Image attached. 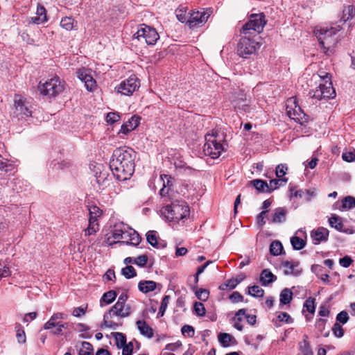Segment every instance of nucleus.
I'll return each instance as SVG.
<instances>
[{
	"instance_id": "41",
	"label": "nucleus",
	"mask_w": 355,
	"mask_h": 355,
	"mask_svg": "<svg viewBox=\"0 0 355 355\" xmlns=\"http://www.w3.org/2000/svg\"><path fill=\"white\" fill-rule=\"evenodd\" d=\"M343 209H352L355 207V198L351 196L345 197L342 200Z\"/></svg>"
},
{
	"instance_id": "34",
	"label": "nucleus",
	"mask_w": 355,
	"mask_h": 355,
	"mask_svg": "<svg viewBox=\"0 0 355 355\" xmlns=\"http://www.w3.org/2000/svg\"><path fill=\"white\" fill-rule=\"evenodd\" d=\"M125 227V225L123 223L115 225L112 230V239L117 241L123 239V234H124Z\"/></svg>"
},
{
	"instance_id": "2",
	"label": "nucleus",
	"mask_w": 355,
	"mask_h": 355,
	"mask_svg": "<svg viewBox=\"0 0 355 355\" xmlns=\"http://www.w3.org/2000/svg\"><path fill=\"white\" fill-rule=\"evenodd\" d=\"M205 144L203 146V152L205 155L216 159L220 157L221 153L225 150V135L223 132L218 130H212L205 136Z\"/></svg>"
},
{
	"instance_id": "32",
	"label": "nucleus",
	"mask_w": 355,
	"mask_h": 355,
	"mask_svg": "<svg viewBox=\"0 0 355 355\" xmlns=\"http://www.w3.org/2000/svg\"><path fill=\"white\" fill-rule=\"evenodd\" d=\"M299 345L302 355H313L310 343L308 340V336L304 335L303 340L300 342Z\"/></svg>"
},
{
	"instance_id": "3",
	"label": "nucleus",
	"mask_w": 355,
	"mask_h": 355,
	"mask_svg": "<svg viewBox=\"0 0 355 355\" xmlns=\"http://www.w3.org/2000/svg\"><path fill=\"white\" fill-rule=\"evenodd\" d=\"M189 207L185 202H173L164 207L163 214L170 221L179 223L189 216Z\"/></svg>"
},
{
	"instance_id": "50",
	"label": "nucleus",
	"mask_w": 355,
	"mask_h": 355,
	"mask_svg": "<svg viewBox=\"0 0 355 355\" xmlns=\"http://www.w3.org/2000/svg\"><path fill=\"white\" fill-rule=\"evenodd\" d=\"M268 212V210H263L257 216L256 223L259 227H262L266 224L265 218Z\"/></svg>"
},
{
	"instance_id": "1",
	"label": "nucleus",
	"mask_w": 355,
	"mask_h": 355,
	"mask_svg": "<svg viewBox=\"0 0 355 355\" xmlns=\"http://www.w3.org/2000/svg\"><path fill=\"white\" fill-rule=\"evenodd\" d=\"M135 157L136 152L131 148H118L113 151L110 168L117 180L125 181L132 177Z\"/></svg>"
},
{
	"instance_id": "11",
	"label": "nucleus",
	"mask_w": 355,
	"mask_h": 355,
	"mask_svg": "<svg viewBox=\"0 0 355 355\" xmlns=\"http://www.w3.org/2000/svg\"><path fill=\"white\" fill-rule=\"evenodd\" d=\"M139 87V80L135 76H130L118 85L115 89L118 93L125 96H130Z\"/></svg>"
},
{
	"instance_id": "51",
	"label": "nucleus",
	"mask_w": 355,
	"mask_h": 355,
	"mask_svg": "<svg viewBox=\"0 0 355 355\" xmlns=\"http://www.w3.org/2000/svg\"><path fill=\"white\" fill-rule=\"evenodd\" d=\"M182 334L184 336L191 338L194 336L195 330L194 328L189 324H184L181 329Z\"/></svg>"
},
{
	"instance_id": "38",
	"label": "nucleus",
	"mask_w": 355,
	"mask_h": 355,
	"mask_svg": "<svg viewBox=\"0 0 355 355\" xmlns=\"http://www.w3.org/2000/svg\"><path fill=\"white\" fill-rule=\"evenodd\" d=\"M291 243L293 248L295 250H300L306 245V242L298 236H293L291 239Z\"/></svg>"
},
{
	"instance_id": "49",
	"label": "nucleus",
	"mask_w": 355,
	"mask_h": 355,
	"mask_svg": "<svg viewBox=\"0 0 355 355\" xmlns=\"http://www.w3.org/2000/svg\"><path fill=\"white\" fill-rule=\"evenodd\" d=\"M290 191V198H304L305 199V193L303 190L299 189L296 190L295 187H291L289 189Z\"/></svg>"
},
{
	"instance_id": "31",
	"label": "nucleus",
	"mask_w": 355,
	"mask_h": 355,
	"mask_svg": "<svg viewBox=\"0 0 355 355\" xmlns=\"http://www.w3.org/2000/svg\"><path fill=\"white\" fill-rule=\"evenodd\" d=\"M329 223L331 227L335 228L338 232L343 230V227H344L342 223V218L336 214L331 215V218H329Z\"/></svg>"
},
{
	"instance_id": "54",
	"label": "nucleus",
	"mask_w": 355,
	"mask_h": 355,
	"mask_svg": "<svg viewBox=\"0 0 355 355\" xmlns=\"http://www.w3.org/2000/svg\"><path fill=\"white\" fill-rule=\"evenodd\" d=\"M67 315L66 314H64V313L57 312V313H54L47 322H60L59 321H58V320H64L67 318Z\"/></svg>"
},
{
	"instance_id": "14",
	"label": "nucleus",
	"mask_w": 355,
	"mask_h": 355,
	"mask_svg": "<svg viewBox=\"0 0 355 355\" xmlns=\"http://www.w3.org/2000/svg\"><path fill=\"white\" fill-rule=\"evenodd\" d=\"M324 75H320V77L324 81V83H320L319 85L320 88L324 92H328V94L324 96V99H329L331 98H334L336 95L335 90L332 86V83L331 81V77L329 73L323 72Z\"/></svg>"
},
{
	"instance_id": "46",
	"label": "nucleus",
	"mask_w": 355,
	"mask_h": 355,
	"mask_svg": "<svg viewBox=\"0 0 355 355\" xmlns=\"http://www.w3.org/2000/svg\"><path fill=\"white\" fill-rule=\"evenodd\" d=\"M98 230V224L96 221L89 220V226L85 230V236L92 235L97 232Z\"/></svg>"
},
{
	"instance_id": "27",
	"label": "nucleus",
	"mask_w": 355,
	"mask_h": 355,
	"mask_svg": "<svg viewBox=\"0 0 355 355\" xmlns=\"http://www.w3.org/2000/svg\"><path fill=\"white\" fill-rule=\"evenodd\" d=\"M132 236L129 241H118L119 244L120 245H138L141 241V238L135 230H131Z\"/></svg>"
},
{
	"instance_id": "29",
	"label": "nucleus",
	"mask_w": 355,
	"mask_h": 355,
	"mask_svg": "<svg viewBox=\"0 0 355 355\" xmlns=\"http://www.w3.org/2000/svg\"><path fill=\"white\" fill-rule=\"evenodd\" d=\"M117 296V294L116 293L113 291V290H111V291H109L107 292H105L103 296L101 297V300H100V305L101 306H104V304H111L112 302L114 301V300L116 299Z\"/></svg>"
},
{
	"instance_id": "47",
	"label": "nucleus",
	"mask_w": 355,
	"mask_h": 355,
	"mask_svg": "<svg viewBox=\"0 0 355 355\" xmlns=\"http://www.w3.org/2000/svg\"><path fill=\"white\" fill-rule=\"evenodd\" d=\"M193 309L198 316L202 317L205 315V308L202 302H196L193 304Z\"/></svg>"
},
{
	"instance_id": "64",
	"label": "nucleus",
	"mask_w": 355,
	"mask_h": 355,
	"mask_svg": "<svg viewBox=\"0 0 355 355\" xmlns=\"http://www.w3.org/2000/svg\"><path fill=\"white\" fill-rule=\"evenodd\" d=\"M342 157L343 160L351 162L355 160V152L349 151V152H345L342 155Z\"/></svg>"
},
{
	"instance_id": "33",
	"label": "nucleus",
	"mask_w": 355,
	"mask_h": 355,
	"mask_svg": "<svg viewBox=\"0 0 355 355\" xmlns=\"http://www.w3.org/2000/svg\"><path fill=\"white\" fill-rule=\"evenodd\" d=\"M88 210L89 214V220L97 222L98 218L102 215V210L95 205H89Z\"/></svg>"
},
{
	"instance_id": "5",
	"label": "nucleus",
	"mask_w": 355,
	"mask_h": 355,
	"mask_svg": "<svg viewBox=\"0 0 355 355\" xmlns=\"http://www.w3.org/2000/svg\"><path fill=\"white\" fill-rule=\"evenodd\" d=\"M37 89L40 94L53 98L63 92L64 85L59 77L55 76L46 80L44 83L40 82Z\"/></svg>"
},
{
	"instance_id": "58",
	"label": "nucleus",
	"mask_w": 355,
	"mask_h": 355,
	"mask_svg": "<svg viewBox=\"0 0 355 355\" xmlns=\"http://www.w3.org/2000/svg\"><path fill=\"white\" fill-rule=\"evenodd\" d=\"M336 320L343 324L347 322L349 320L348 313L345 311H342L336 315Z\"/></svg>"
},
{
	"instance_id": "12",
	"label": "nucleus",
	"mask_w": 355,
	"mask_h": 355,
	"mask_svg": "<svg viewBox=\"0 0 355 355\" xmlns=\"http://www.w3.org/2000/svg\"><path fill=\"white\" fill-rule=\"evenodd\" d=\"M77 77L85 83L87 90L92 92L96 85V80L85 68L79 69L77 71Z\"/></svg>"
},
{
	"instance_id": "37",
	"label": "nucleus",
	"mask_w": 355,
	"mask_h": 355,
	"mask_svg": "<svg viewBox=\"0 0 355 355\" xmlns=\"http://www.w3.org/2000/svg\"><path fill=\"white\" fill-rule=\"evenodd\" d=\"M283 250V245L279 241H274L270 243V252L273 256L281 254Z\"/></svg>"
},
{
	"instance_id": "26",
	"label": "nucleus",
	"mask_w": 355,
	"mask_h": 355,
	"mask_svg": "<svg viewBox=\"0 0 355 355\" xmlns=\"http://www.w3.org/2000/svg\"><path fill=\"white\" fill-rule=\"evenodd\" d=\"M147 242L157 248H162L166 246V243H159L157 240L155 231H148L146 234Z\"/></svg>"
},
{
	"instance_id": "13",
	"label": "nucleus",
	"mask_w": 355,
	"mask_h": 355,
	"mask_svg": "<svg viewBox=\"0 0 355 355\" xmlns=\"http://www.w3.org/2000/svg\"><path fill=\"white\" fill-rule=\"evenodd\" d=\"M249 103L250 100L247 98L246 94L242 91L235 94L233 99V105L235 109L248 112H250Z\"/></svg>"
},
{
	"instance_id": "57",
	"label": "nucleus",
	"mask_w": 355,
	"mask_h": 355,
	"mask_svg": "<svg viewBox=\"0 0 355 355\" xmlns=\"http://www.w3.org/2000/svg\"><path fill=\"white\" fill-rule=\"evenodd\" d=\"M229 298L232 303H238L244 300L243 296L238 291L233 292Z\"/></svg>"
},
{
	"instance_id": "28",
	"label": "nucleus",
	"mask_w": 355,
	"mask_h": 355,
	"mask_svg": "<svg viewBox=\"0 0 355 355\" xmlns=\"http://www.w3.org/2000/svg\"><path fill=\"white\" fill-rule=\"evenodd\" d=\"M156 287L157 284L153 281H141L138 284L139 290L144 293L153 291Z\"/></svg>"
},
{
	"instance_id": "45",
	"label": "nucleus",
	"mask_w": 355,
	"mask_h": 355,
	"mask_svg": "<svg viewBox=\"0 0 355 355\" xmlns=\"http://www.w3.org/2000/svg\"><path fill=\"white\" fill-rule=\"evenodd\" d=\"M98 230V224L96 221L89 220V226L85 230V236L92 235L97 232Z\"/></svg>"
},
{
	"instance_id": "48",
	"label": "nucleus",
	"mask_w": 355,
	"mask_h": 355,
	"mask_svg": "<svg viewBox=\"0 0 355 355\" xmlns=\"http://www.w3.org/2000/svg\"><path fill=\"white\" fill-rule=\"evenodd\" d=\"M197 298L201 301H206L209 295V291L205 288H200L195 293Z\"/></svg>"
},
{
	"instance_id": "39",
	"label": "nucleus",
	"mask_w": 355,
	"mask_h": 355,
	"mask_svg": "<svg viewBox=\"0 0 355 355\" xmlns=\"http://www.w3.org/2000/svg\"><path fill=\"white\" fill-rule=\"evenodd\" d=\"M116 340V345L119 349H121V347L126 343V336L123 333L120 332H114L112 334Z\"/></svg>"
},
{
	"instance_id": "61",
	"label": "nucleus",
	"mask_w": 355,
	"mask_h": 355,
	"mask_svg": "<svg viewBox=\"0 0 355 355\" xmlns=\"http://www.w3.org/2000/svg\"><path fill=\"white\" fill-rule=\"evenodd\" d=\"M16 337L17 339V342L20 344H24L26 341L25 331L21 328L17 330Z\"/></svg>"
},
{
	"instance_id": "52",
	"label": "nucleus",
	"mask_w": 355,
	"mask_h": 355,
	"mask_svg": "<svg viewBox=\"0 0 355 355\" xmlns=\"http://www.w3.org/2000/svg\"><path fill=\"white\" fill-rule=\"evenodd\" d=\"M332 331L334 335L337 338H341L344 335V329L342 327V326L338 322H336L334 324L332 327Z\"/></svg>"
},
{
	"instance_id": "16",
	"label": "nucleus",
	"mask_w": 355,
	"mask_h": 355,
	"mask_svg": "<svg viewBox=\"0 0 355 355\" xmlns=\"http://www.w3.org/2000/svg\"><path fill=\"white\" fill-rule=\"evenodd\" d=\"M329 230L323 227H320L311 232V237L314 245H318L320 243L326 242L329 238Z\"/></svg>"
},
{
	"instance_id": "18",
	"label": "nucleus",
	"mask_w": 355,
	"mask_h": 355,
	"mask_svg": "<svg viewBox=\"0 0 355 355\" xmlns=\"http://www.w3.org/2000/svg\"><path fill=\"white\" fill-rule=\"evenodd\" d=\"M140 120V116L133 115L128 121L121 125V129L119 131V134L122 133L123 135H127L130 131L135 130L139 126Z\"/></svg>"
},
{
	"instance_id": "4",
	"label": "nucleus",
	"mask_w": 355,
	"mask_h": 355,
	"mask_svg": "<svg viewBox=\"0 0 355 355\" xmlns=\"http://www.w3.org/2000/svg\"><path fill=\"white\" fill-rule=\"evenodd\" d=\"M340 29L341 25L336 23L329 28H322L318 31V33H317L318 42L320 46L327 50L326 53L333 51L334 40L332 39V35H336Z\"/></svg>"
},
{
	"instance_id": "40",
	"label": "nucleus",
	"mask_w": 355,
	"mask_h": 355,
	"mask_svg": "<svg viewBox=\"0 0 355 355\" xmlns=\"http://www.w3.org/2000/svg\"><path fill=\"white\" fill-rule=\"evenodd\" d=\"M328 94V92H324L318 86L315 89L311 90L309 93V96L311 98H316L318 100L324 99V96Z\"/></svg>"
},
{
	"instance_id": "56",
	"label": "nucleus",
	"mask_w": 355,
	"mask_h": 355,
	"mask_svg": "<svg viewBox=\"0 0 355 355\" xmlns=\"http://www.w3.org/2000/svg\"><path fill=\"white\" fill-rule=\"evenodd\" d=\"M148 262V257L146 254L140 255L134 260V263L140 267L146 266Z\"/></svg>"
},
{
	"instance_id": "60",
	"label": "nucleus",
	"mask_w": 355,
	"mask_h": 355,
	"mask_svg": "<svg viewBox=\"0 0 355 355\" xmlns=\"http://www.w3.org/2000/svg\"><path fill=\"white\" fill-rule=\"evenodd\" d=\"M11 272L8 267L0 261V279L10 276Z\"/></svg>"
},
{
	"instance_id": "53",
	"label": "nucleus",
	"mask_w": 355,
	"mask_h": 355,
	"mask_svg": "<svg viewBox=\"0 0 355 355\" xmlns=\"http://www.w3.org/2000/svg\"><path fill=\"white\" fill-rule=\"evenodd\" d=\"M120 116L116 112H109L106 116V121L107 123L112 125L115 122L120 120Z\"/></svg>"
},
{
	"instance_id": "8",
	"label": "nucleus",
	"mask_w": 355,
	"mask_h": 355,
	"mask_svg": "<svg viewBox=\"0 0 355 355\" xmlns=\"http://www.w3.org/2000/svg\"><path fill=\"white\" fill-rule=\"evenodd\" d=\"M134 37L138 40L144 39L148 45H155L159 40V35L155 28L146 24H141L134 34Z\"/></svg>"
},
{
	"instance_id": "17",
	"label": "nucleus",
	"mask_w": 355,
	"mask_h": 355,
	"mask_svg": "<svg viewBox=\"0 0 355 355\" xmlns=\"http://www.w3.org/2000/svg\"><path fill=\"white\" fill-rule=\"evenodd\" d=\"M68 327V322H46L43 325V329L45 330H50V334L53 336H62L64 334L63 329H67Z\"/></svg>"
},
{
	"instance_id": "20",
	"label": "nucleus",
	"mask_w": 355,
	"mask_h": 355,
	"mask_svg": "<svg viewBox=\"0 0 355 355\" xmlns=\"http://www.w3.org/2000/svg\"><path fill=\"white\" fill-rule=\"evenodd\" d=\"M282 266L286 269L284 270V274L288 275H293L295 276H298L300 275L302 270L295 269V268L298 267L299 262L298 261H284L282 263Z\"/></svg>"
},
{
	"instance_id": "63",
	"label": "nucleus",
	"mask_w": 355,
	"mask_h": 355,
	"mask_svg": "<svg viewBox=\"0 0 355 355\" xmlns=\"http://www.w3.org/2000/svg\"><path fill=\"white\" fill-rule=\"evenodd\" d=\"M122 355H132L133 351V344L130 342L128 344H125L122 347Z\"/></svg>"
},
{
	"instance_id": "35",
	"label": "nucleus",
	"mask_w": 355,
	"mask_h": 355,
	"mask_svg": "<svg viewBox=\"0 0 355 355\" xmlns=\"http://www.w3.org/2000/svg\"><path fill=\"white\" fill-rule=\"evenodd\" d=\"M218 338L221 345L225 347L230 346V343L235 340L234 338L227 333H220Z\"/></svg>"
},
{
	"instance_id": "15",
	"label": "nucleus",
	"mask_w": 355,
	"mask_h": 355,
	"mask_svg": "<svg viewBox=\"0 0 355 355\" xmlns=\"http://www.w3.org/2000/svg\"><path fill=\"white\" fill-rule=\"evenodd\" d=\"M209 16V14H207L205 11L194 12L191 15L187 23L189 26L192 28L205 23L207 21Z\"/></svg>"
},
{
	"instance_id": "23",
	"label": "nucleus",
	"mask_w": 355,
	"mask_h": 355,
	"mask_svg": "<svg viewBox=\"0 0 355 355\" xmlns=\"http://www.w3.org/2000/svg\"><path fill=\"white\" fill-rule=\"evenodd\" d=\"M276 280L277 277L273 275L268 269H264L262 270L260 275V282L262 286H267Z\"/></svg>"
},
{
	"instance_id": "44",
	"label": "nucleus",
	"mask_w": 355,
	"mask_h": 355,
	"mask_svg": "<svg viewBox=\"0 0 355 355\" xmlns=\"http://www.w3.org/2000/svg\"><path fill=\"white\" fill-rule=\"evenodd\" d=\"M315 298L310 297L304 303V308L311 313H313L315 310Z\"/></svg>"
},
{
	"instance_id": "21",
	"label": "nucleus",
	"mask_w": 355,
	"mask_h": 355,
	"mask_svg": "<svg viewBox=\"0 0 355 355\" xmlns=\"http://www.w3.org/2000/svg\"><path fill=\"white\" fill-rule=\"evenodd\" d=\"M287 210L284 207H278L275 209V213L270 219L272 223H282L286 220Z\"/></svg>"
},
{
	"instance_id": "36",
	"label": "nucleus",
	"mask_w": 355,
	"mask_h": 355,
	"mask_svg": "<svg viewBox=\"0 0 355 355\" xmlns=\"http://www.w3.org/2000/svg\"><path fill=\"white\" fill-rule=\"evenodd\" d=\"M247 294L254 297H262L264 295V290L259 286L254 285L248 287Z\"/></svg>"
},
{
	"instance_id": "55",
	"label": "nucleus",
	"mask_w": 355,
	"mask_h": 355,
	"mask_svg": "<svg viewBox=\"0 0 355 355\" xmlns=\"http://www.w3.org/2000/svg\"><path fill=\"white\" fill-rule=\"evenodd\" d=\"M311 270L319 278L325 274L324 272V268L322 266L318 264L312 265Z\"/></svg>"
},
{
	"instance_id": "9",
	"label": "nucleus",
	"mask_w": 355,
	"mask_h": 355,
	"mask_svg": "<svg viewBox=\"0 0 355 355\" xmlns=\"http://www.w3.org/2000/svg\"><path fill=\"white\" fill-rule=\"evenodd\" d=\"M266 24L265 15L263 13L252 14L249 21L243 25L242 32L245 35L250 34L251 31L259 33Z\"/></svg>"
},
{
	"instance_id": "42",
	"label": "nucleus",
	"mask_w": 355,
	"mask_h": 355,
	"mask_svg": "<svg viewBox=\"0 0 355 355\" xmlns=\"http://www.w3.org/2000/svg\"><path fill=\"white\" fill-rule=\"evenodd\" d=\"M121 274L126 278L130 279L137 275L135 269L132 266H126L121 270Z\"/></svg>"
},
{
	"instance_id": "22",
	"label": "nucleus",
	"mask_w": 355,
	"mask_h": 355,
	"mask_svg": "<svg viewBox=\"0 0 355 355\" xmlns=\"http://www.w3.org/2000/svg\"><path fill=\"white\" fill-rule=\"evenodd\" d=\"M288 114L291 119H293L301 125H303L304 123L308 121V116L304 113L300 107H298L297 110H295L293 111V116H292L291 111L288 112Z\"/></svg>"
},
{
	"instance_id": "10",
	"label": "nucleus",
	"mask_w": 355,
	"mask_h": 355,
	"mask_svg": "<svg viewBox=\"0 0 355 355\" xmlns=\"http://www.w3.org/2000/svg\"><path fill=\"white\" fill-rule=\"evenodd\" d=\"M125 306L116 302L107 312L103 315V324L101 327L105 326V327L116 329L119 327V324L111 320L114 316L122 318L123 311L124 310Z\"/></svg>"
},
{
	"instance_id": "24",
	"label": "nucleus",
	"mask_w": 355,
	"mask_h": 355,
	"mask_svg": "<svg viewBox=\"0 0 355 355\" xmlns=\"http://www.w3.org/2000/svg\"><path fill=\"white\" fill-rule=\"evenodd\" d=\"M136 324L141 335L148 338L153 337V329L148 326L144 320H137Z\"/></svg>"
},
{
	"instance_id": "7",
	"label": "nucleus",
	"mask_w": 355,
	"mask_h": 355,
	"mask_svg": "<svg viewBox=\"0 0 355 355\" xmlns=\"http://www.w3.org/2000/svg\"><path fill=\"white\" fill-rule=\"evenodd\" d=\"M32 111L31 105L26 100L19 94L14 96L13 116L18 119H26L31 116Z\"/></svg>"
},
{
	"instance_id": "43",
	"label": "nucleus",
	"mask_w": 355,
	"mask_h": 355,
	"mask_svg": "<svg viewBox=\"0 0 355 355\" xmlns=\"http://www.w3.org/2000/svg\"><path fill=\"white\" fill-rule=\"evenodd\" d=\"M74 20L71 17H65L62 19L60 26L67 31H71L73 28Z\"/></svg>"
},
{
	"instance_id": "25",
	"label": "nucleus",
	"mask_w": 355,
	"mask_h": 355,
	"mask_svg": "<svg viewBox=\"0 0 355 355\" xmlns=\"http://www.w3.org/2000/svg\"><path fill=\"white\" fill-rule=\"evenodd\" d=\"M354 17L355 8L352 5L347 6L345 7V8L343 10V16L340 19L339 23L345 24L347 21H352L353 20Z\"/></svg>"
},
{
	"instance_id": "19",
	"label": "nucleus",
	"mask_w": 355,
	"mask_h": 355,
	"mask_svg": "<svg viewBox=\"0 0 355 355\" xmlns=\"http://www.w3.org/2000/svg\"><path fill=\"white\" fill-rule=\"evenodd\" d=\"M250 184L252 185L259 193H270L274 191V189L270 187L266 181L260 179L251 180Z\"/></svg>"
},
{
	"instance_id": "62",
	"label": "nucleus",
	"mask_w": 355,
	"mask_h": 355,
	"mask_svg": "<svg viewBox=\"0 0 355 355\" xmlns=\"http://www.w3.org/2000/svg\"><path fill=\"white\" fill-rule=\"evenodd\" d=\"M352 261L353 260L349 256L345 255L340 259L339 263L344 268H348L352 264Z\"/></svg>"
},
{
	"instance_id": "6",
	"label": "nucleus",
	"mask_w": 355,
	"mask_h": 355,
	"mask_svg": "<svg viewBox=\"0 0 355 355\" xmlns=\"http://www.w3.org/2000/svg\"><path fill=\"white\" fill-rule=\"evenodd\" d=\"M260 48L259 43L250 37H243L237 44V54L243 58H249L250 55L254 54Z\"/></svg>"
},
{
	"instance_id": "59",
	"label": "nucleus",
	"mask_w": 355,
	"mask_h": 355,
	"mask_svg": "<svg viewBox=\"0 0 355 355\" xmlns=\"http://www.w3.org/2000/svg\"><path fill=\"white\" fill-rule=\"evenodd\" d=\"M287 181V178L273 179L270 181V184L268 185L270 187H272V189L275 190L282 184V182L286 183Z\"/></svg>"
},
{
	"instance_id": "30",
	"label": "nucleus",
	"mask_w": 355,
	"mask_h": 355,
	"mask_svg": "<svg viewBox=\"0 0 355 355\" xmlns=\"http://www.w3.org/2000/svg\"><path fill=\"white\" fill-rule=\"evenodd\" d=\"M293 300V293L288 288H284L279 295L280 304L286 305L291 303Z\"/></svg>"
}]
</instances>
